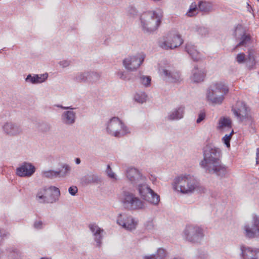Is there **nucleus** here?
Returning <instances> with one entry per match:
<instances>
[{"label":"nucleus","instance_id":"nucleus-1","mask_svg":"<svg viewBox=\"0 0 259 259\" xmlns=\"http://www.w3.org/2000/svg\"><path fill=\"white\" fill-rule=\"evenodd\" d=\"M199 165L204 171L221 177L227 174V167L221 161V150L211 145H207L203 149V159Z\"/></svg>","mask_w":259,"mask_h":259},{"label":"nucleus","instance_id":"nucleus-2","mask_svg":"<svg viewBox=\"0 0 259 259\" xmlns=\"http://www.w3.org/2000/svg\"><path fill=\"white\" fill-rule=\"evenodd\" d=\"M126 177L133 186L137 187L143 200L155 205L158 204L160 196L148 186L146 178L138 169L134 167L127 168Z\"/></svg>","mask_w":259,"mask_h":259},{"label":"nucleus","instance_id":"nucleus-3","mask_svg":"<svg viewBox=\"0 0 259 259\" xmlns=\"http://www.w3.org/2000/svg\"><path fill=\"white\" fill-rule=\"evenodd\" d=\"M198 186V181L191 175H181L174 180V188L183 194L193 193Z\"/></svg>","mask_w":259,"mask_h":259},{"label":"nucleus","instance_id":"nucleus-4","mask_svg":"<svg viewBox=\"0 0 259 259\" xmlns=\"http://www.w3.org/2000/svg\"><path fill=\"white\" fill-rule=\"evenodd\" d=\"M162 17L163 11L160 9L143 13L140 17L143 30L148 32L155 30L160 25Z\"/></svg>","mask_w":259,"mask_h":259},{"label":"nucleus","instance_id":"nucleus-5","mask_svg":"<svg viewBox=\"0 0 259 259\" xmlns=\"http://www.w3.org/2000/svg\"><path fill=\"white\" fill-rule=\"evenodd\" d=\"M229 92L228 87L222 82L214 83L207 90L206 97L212 103L221 104Z\"/></svg>","mask_w":259,"mask_h":259},{"label":"nucleus","instance_id":"nucleus-6","mask_svg":"<svg viewBox=\"0 0 259 259\" xmlns=\"http://www.w3.org/2000/svg\"><path fill=\"white\" fill-rule=\"evenodd\" d=\"M121 199L124 208L128 210H143L146 207L144 201L128 191L123 192Z\"/></svg>","mask_w":259,"mask_h":259},{"label":"nucleus","instance_id":"nucleus-7","mask_svg":"<svg viewBox=\"0 0 259 259\" xmlns=\"http://www.w3.org/2000/svg\"><path fill=\"white\" fill-rule=\"evenodd\" d=\"M106 131L108 134L115 137H121L130 133L127 127L116 117H112L108 121Z\"/></svg>","mask_w":259,"mask_h":259},{"label":"nucleus","instance_id":"nucleus-8","mask_svg":"<svg viewBox=\"0 0 259 259\" xmlns=\"http://www.w3.org/2000/svg\"><path fill=\"white\" fill-rule=\"evenodd\" d=\"M232 110L239 121L244 122L245 124L250 126L253 124L254 122L253 118L250 114V109L244 102L238 101L236 107L233 108Z\"/></svg>","mask_w":259,"mask_h":259},{"label":"nucleus","instance_id":"nucleus-9","mask_svg":"<svg viewBox=\"0 0 259 259\" xmlns=\"http://www.w3.org/2000/svg\"><path fill=\"white\" fill-rule=\"evenodd\" d=\"M184 236L189 242L198 243L204 237L203 230L200 226L189 225L184 230Z\"/></svg>","mask_w":259,"mask_h":259},{"label":"nucleus","instance_id":"nucleus-10","mask_svg":"<svg viewBox=\"0 0 259 259\" xmlns=\"http://www.w3.org/2000/svg\"><path fill=\"white\" fill-rule=\"evenodd\" d=\"M146 55L143 53L128 56L123 60V66L127 71H135L141 65Z\"/></svg>","mask_w":259,"mask_h":259},{"label":"nucleus","instance_id":"nucleus-11","mask_svg":"<svg viewBox=\"0 0 259 259\" xmlns=\"http://www.w3.org/2000/svg\"><path fill=\"white\" fill-rule=\"evenodd\" d=\"M183 39L179 34H168L159 41V46L164 50L175 49L183 44Z\"/></svg>","mask_w":259,"mask_h":259},{"label":"nucleus","instance_id":"nucleus-12","mask_svg":"<svg viewBox=\"0 0 259 259\" xmlns=\"http://www.w3.org/2000/svg\"><path fill=\"white\" fill-rule=\"evenodd\" d=\"M243 230L244 235L246 238H259V217L253 214L251 224H245Z\"/></svg>","mask_w":259,"mask_h":259},{"label":"nucleus","instance_id":"nucleus-13","mask_svg":"<svg viewBox=\"0 0 259 259\" xmlns=\"http://www.w3.org/2000/svg\"><path fill=\"white\" fill-rule=\"evenodd\" d=\"M234 35L237 40H239V42L235 46L234 50L240 47H247L251 44V37L246 34L241 25H238L235 29Z\"/></svg>","mask_w":259,"mask_h":259},{"label":"nucleus","instance_id":"nucleus-14","mask_svg":"<svg viewBox=\"0 0 259 259\" xmlns=\"http://www.w3.org/2000/svg\"><path fill=\"white\" fill-rule=\"evenodd\" d=\"M117 223L127 230H132L136 229L138 222L131 216L126 214H119L117 219Z\"/></svg>","mask_w":259,"mask_h":259},{"label":"nucleus","instance_id":"nucleus-15","mask_svg":"<svg viewBox=\"0 0 259 259\" xmlns=\"http://www.w3.org/2000/svg\"><path fill=\"white\" fill-rule=\"evenodd\" d=\"M3 130L7 135L15 137L23 133L22 126L17 123L7 122L3 126Z\"/></svg>","mask_w":259,"mask_h":259},{"label":"nucleus","instance_id":"nucleus-16","mask_svg":"<svg viewBox=\"0 0 259 259\" xmlns=\"http://www.w3.org/2000/svg\"><path fill=\"white\" fill-rule=\"evenodd\" d=\"M35 171V166L31 163L24 162L16 169V175L21 177H30Z\"/></svg>","mask_w":259,"mask_h":259},{"label":"nucleus","instance_id":"nucleus-17","mask_svg":"<svg viewBox=\"0 0 259 259\" xmlns=\"http://www.w3.org/2000/svg\"><path fill=\"white\" fill-rule=\"evenodd\" d=\"M48 187L40 188L36 195V200L40 203H53L54 196L48 197Z\"/></svg>","mask_w":259,"mask_h":259},{"label":"nucleus","instance_id":"nucleus-18","mask_svg":"<svg viewBox=\"0 0 259 259\" xmlns=\"http://www.w3.org/2000/svg\"><path fill=\"white\" fill-rule=\"evenodd\" d=\"M90 231L92 232L94 240L96 242L97 246L100 247L102 244V240L103 239L102 233L103 229L100 228L96 224H91L89 225Z\"/></svg>","mask_w":259,"mask_h":259},{"label":"nucleus","instance_id":"nucleus-19","mask_svg":"<svg viewBox=\"0 0 259 259\" xmlns=\"http://www.w3.org/2000/svg\"><path fill=\"white\" fill-rule=\"evenodd\" d=\"M62 122L65 125H72L76 120V113L72 110L64 111L61 116Z\"/></svg>","mask_w":259,"mask_h":259},{"label":"nucleus","instance_id":"nucleus-20","mask_svg":"<svg viewBox=\"0 0 259 259\" xmlns=\"http://www.w3.org/2000/svg\"><path fill=\"white\" fill-rule=\"evenodd\" d=\"M185 107L180 106L171 111L167 117L169 120H178L184 117L185 113Z\"/></svg>","mask_w":259,"mask_h":259},{"label":"nucleus","instance_id":"nucleus-21","mask_svg":"<svg viewBox=\"0 0 259 259\" xmlns=\"http://www.w3.org/2000/svg\"><path fill=\"white\" fill-rule=\"evenodd\" d=\"M205 76V71L203 69H199L195 66L192 71L191 80L195 83H198L204 80Z\"/></svg>","mask_w":259,"mask_h":259},{"label":"nucleus","instance_id":"nucleus-22","mask_svg":"<svg viewBox=\"0 0 259 259\" xmlns=\"http://www.w3.org/2000/svg\"><path fill=\"white\" fill-rule=\"evenodd\" d=\"M48 77V74L47 73L41 74H34L33 76L31 74H29L27 76L25 81L33 84L40 83L44 82Z\"/></svg>","mask_w":259,"mask_h":259},{"label":"nucleus","instance_id":"nucleus-23","mask_svg":"<svg viewBox=\"0 0 259 259\" xmlns=\"http://www.w3.org/2000/svg\"><path fill=\"white\" fill-rule=\"evenodd\" d=\"M242 255L244 259H257V250L249 247H242Z\"/></svg>","mask_w":259,"mask_h":259},{"label":"nucleus","instance_id":"nucleus-24","mask_svg":"<svg viewBox=\"0 0 259 259\" xmlns=\"http://www.w3.org/2000/svg\"><path fill=\"white\" fill-rule=\"evenodd\" d=\"M185 51L194 61H198L200 58L199 53L196 47L191 43H187L185 46Z\"/></svg>","mask_w":259,"mask_h":259},{"label":"nucleus","instance_id":"nucleus-25","mask_svg":"<svg viewBox=\"0 0 259 259\" xmlns=\"http://www.w3.org/2000/svg\"><path fill=\"white\" fill-rule=\"evenodd\" d=\"M81 181L84 184H99L102 182L101 177L95 174L86 175L81 178Z\"/></svg>","mask_w":259,"mask_h":259},{"label":"nucleus","instance_id":"nucleus-26","mask_svg":"<svg viewBox=\"0 0 259 259\" xmlns=\"http://www.w3.org/2000/svg\"><path fill=\"white\" fill-rule=\"evenodd\" d=\"M166 252L165 249L159 248L155 254L145 255L143 259H165Z\"/></svg>","mask_w":259,"mask_h":259},{"label":"nucleus","instance_id":"nucleus-27","mask_svg":"<svg viewBox=\"0 0 259 259\" xmlns=\"http://www.w3.org/2000/svg\"><path fill=\"white\" fill-rule=\"evenodd\" d=\"M198 7L199 11L204 13H208L212 10V4L207 1H199Z\"/></svg>","mask_w":259,"mask_h":259},{"label":"nucleus","instance_id":"nucleus-28","mask_svg":"<svg viewBox=\"0 0 259 259\" xmlns=\"http://www.w3.org/2000/svg\"><path fill=\"white\" fill-rule=\"evenodd\" d=\"M60 196V191L58 188L55 186L48 187V197L54 196V198L55 199L53 203L57 202L59 200Z\"/></svg>","mask_w":259,"mask_h":259},{"label":"nucleus","instance_id":"nucleus-29","mask_svg":"<svg viewBox=\"0 0 259 259\" xmlns=\"http://www.w3.org/2000/svg\"><path fill=\"white\" fill-rule=\"evenodd\" d=\"M173 69L174 68L172 67L169 66L166 67H161L159 69V74L163 79L166 81L167 79H171L168 77V76L170 75V73H172Z\"/></svg>","mask_w":259,"mask_h":259},{"label":"nucleus","instance_id":"nucleus-30","mask_svg":"<svg viewBox=\"0 0 259 259\" xmlns=\"http://www.w3.org/2000/svg\"><path fill=\"white\" fill-rule=\"evenodd\" d=\"M171 79H167L166 81L172 83H180L182 80L181 74L179 72L173 69L172 73L168 76Z\"/></svg>","mask_w":259,"mask_h":259},{"label":"nucleus","instance_id":"nucleus-31","mask_svg":"<svg viewBox=\"0 0 259 259\" xmlns=\"http://www.w3.org/2000/svg\"><path fill=\"white\" fill-rule=\"evenodd\" d=\"M245 63H246V66L249 69H252L256 64V61L253 53L250 50L248 51L247 57L246 58Z\"/></svg>","mask_w":259,"mask_h":259},{"label":"nucleus","instance_id":"nucleus-32","mask_svg":"<svg viewBox=\"0 0 259 259\" xmlns=\"http://www.w3.org/2000/svg\"><path fill=\"white\" fill-rule=\"evenodd\" d=\"M88 72H78L74 77V80L78 82H87Z\"/></svg>","mask_w":259,"mask_h":259},{"label":"nucleus","instance_id":"nucleus-33","mask_svg":"<svg viewBox=\"0 0 259 259\" xmlns=\"http://www.w3.org/2000/svg\"><path fill=\"white\" fill-rule=\"evenodd\" d=\"M101 77V74L97 72H88L87 82H96L98 81Z\"/></svg>","mask_w":259,"mask_h":259},{"label":"nucleus","instance_id":"nucleus-34","mask_svg":"<svg viewBox=\"0 0 259 259\" xmlns=\"http://www.w3.org/2000/svg\"><path fill=\"white\" fill-rule=\"evenodd\" d=\"M147 96L144 92H138L134 96V100L139 103H143L146 102Z\"/></svg>","mask_w":259,"mask_h":259},{"label":"nucleus","instance_id":"nucleus-35","mask_svg":"<svg viewBox=\"0 0 259 259\" xmlns=\"http://www.w3.org/2000/svg\"><path fill=\"white\" fill-rule=\"evenodd\" d=\"M231 121L230 119L227 118H221L219 122L218 128L219 129H223L226 127L230 128Z\"/></svg>","mask_w":259,"mask_h":259},{"label":"nucleus","instance_id":"nucleus-36","mask_svg":"<svg viewBox=\"0 0 259 259\" xmlns=\"http://www.w3.org/2000/svg\"><path fill=\"white\" fill-rule=\"evenodd\" d=\"M71 170L70 167L67 164H63L62 166V169L57 171L58 172V177L64 178L67 176Z\"/></svg>","mask_w":259,"mask_h":259},{"label":"nucleus","instance_id":"nucleus-37","mask_svg":"<svg viewBox=\"0 0 259 259\" xmlns=\"http://www.w3.org/2000/svg\"><path fill=\"white\" fill-rule=\"evenodd\" d=\"M9 259H19L20 257V252L18 249L14 248H10L8 250Z\"/></svg>","mask_w":259,"mask_h":259},{"label":"nucleus","instance_id":"nucleus-38","mask_svg":"<svg viewBox=\"0 0 259 259\" xmlns=\"http://www.w3.org/2000/svg\"><path fill=\"white\" fill-rule=\"evenodd\" d=\"M199 11L198 4L196 3H193L190 6L189 11L187 13V15L189 17H193L198 14Z\"/></svg>","mask_w":259,"mask_h":259},{"label":"nucleus","instance_id":"nucleus-39","mask_svg":"<svg viewBox=\"0 0 259 259\" xmlns=\"http://www.w3.org/2000/svg\"><path fill=\"white\" fill-rule=\"evenodd\" d=\"M58 172L57 171L53 170H49L42 171V176L44 177L53 179L58 177Z\"/></svg>","mask_w":259,"mask_h":259},{"label":"nucleus","instance_id":"nucleus-40","mask_svg":"<svg viewBox=\"0 0 259 259\" xmlns=\"http://www.w3.org/2000/svg\"><path fill=\"white\" fill-rule=\"evenodd\" d=\"M141 83L145 87H148L151 83V78L150 76L142 75L140 77Z\"/></svg>","mask_w":259,"mask_h":259},{"label":"nucleus","instance_id":"nucleus-41","mask_svg":"<svg viewBox=\"0 0 259 259\" xmlns=\"http://www.w3.org/2000/svg\"><path fill=\"white\" fill-rule=\"evenodd\" d=\"M234 133L233 130L232 131L231 133L229 135H226L222 139L224 143L226 145L227 147L229 148L230 147V141L232 137V135Z\"/></svg>","mask_w":259,"mask_h":259},{"label":"nucleus","instance_id":"nucleus-42","mask_svg":"<svg viewBox=\"0 0 259 259\" xmlns=\"http://www.w3.org/2000/svg\"><path fill=\"white\" fill-rule=\"evenodd\" d=\"M245 55L243 53L238 54L236 57V60L239 64H242L245 62Z\"/></svg>","mask_w":259,"mask_h":259},{"label":"nucleus","instance_id":"nucleus-43","mask_svg":"<svg viewBox=\"0 0 259 259\" xmlns=\"http://www.w3.org/2000/svg\"><path fill=\"white\" fill-rule=\"evenodd\" d=\"M51 125L47 122H42L40 125V130L42 132H47L50 130Z\"/></svg>","mask_w":259,"mask_h":259},{"label":"nucleus","instance_id":"nucleus-44","mask_svg":"<svg viewBox=\"0 0 259 259\" xmlns=\"http://www.w3.org/2000/svg\"><path fill=\"white\" fill-rule=\"evenodd\" d=\"M198 33L202 36H204L208 33L207 28L204 27H200L197 29Z\"/></svg>","mask_w":259,"mask_h":259},{"label":"nucleus","instance_id":"nucleus-45","mask_svg":"<svg viewBox=\"0 0 259 259\" xmlns=\"http://www.w3.org/2000/svg\"><path fill=\"white\" fill-rule=\"evenodd\" d=\"M106 173L108 176L110 178L116 179L115 175L114 172L112 170L109 165H107Z\"/></svg>","mask_w":259,"mask_h":259},{"label":"nucleus","instance_id":"nucleus-46","mask_svg":"<svg viewBox=\"0 0 259 259\" xmlns=\"http://www.w3.org/2000/svg\"><path fill=\"white\" fill-rule=\"evenodd\" d=\"M117 76L122 80H129L127 78V74L124 71H118L117 73Z\"/></svg>","mask_w":259,"mask_h":259},{"label":"nucleus","instance_id":"nucleus-47","mask_svg":"<svg viewBox=\"0 0 259 259\" xmlns=\"http://www.w3.org/2000/svg\"><path fill=\"white\" fill-rule=\"evenodd\" d=\"M205 117H206L205 113L202 111H201L198 114V117L196 120L197 123H200L201 121H202L205 119Z\"/></svg>","mask_w":259,"mask_h":259},{"label":"nucleus","instance_id":"nucleus-48","mask_svg":"<svg viewBox=\"0 0 259 259\" xmlns=\"http://www.w3.org/2000/svg\"><path fill=\"white\" fill-rule=\"evenodd\" d=\"M68 192L72 196H75L78 192V189L76 186H72L69 188Z\"/></svg>","mask_w":259,"mask_h":259},{"label":"nucleus","instance_id":"nucleus-49","mask_svg":"<svg viewBox=\"0 0 259 259\" xmlns=\"http://www.w3.org/2000/svg\"><path fill=\"white\" fill-rule=\"evenodd\" d=\"M71 64V61L69 60H62L59 62V64L60 66H62L63 68H65L69 66Z\"/></svg>","mask_w":259,"mask_h":259},{"label":"nucleus","instance_id":"nucleus-50","mask_svg":"<svg viewBox=\"0 0 259 259\" xmlns=\"http://www.w3.org/2000/svg\"><path fill=\"white\" fill-rule=\"evenodd\" d=\"M33 226L35 229H40L43 227V223L41 221H36L34 222Z\"/></svg>","mask_w":259,"mask_h":259},{"label":"nucleus","instance_id":"nucleus-51","mask_svg":"<svg viewBox=\"0 0 259 259\" xmlns=\"http://www.w3.org/2000/svg\"><path fill=\"white\" fill-rule=\"evenodd\" d=\"M7 235V232L4 230H0V244L2 242L4 237Z\"/></svg>","mask_w":259,"mask_h":259},{"label":"nucleus","instance_id":"nucleus-52","mask_svg":"<svg viewBox=\"0 0 259 259\" xmlns=\"http://www.w3.org/2000/svg\"><path fill=\"white\" fill-rule=\"evenodd\" d=\"M146 228L150 230L153 228L154 225L152 221H148L145 224Z\"/></svg>","mask_w":259,"mask_h":259},{"label":"nucleus","instance_id":"nucleus-53","mask_svg":"<svg viewBox=\"0 0 259 259\" xmlns=\"http://www.w3.org/2000/svg\"><path fill=\"white\" fill-rule=\"evenodd\" d=\"M57 107H59V108H60L61 109H70V110H73L74 109H75V108H72L71 106H67V107H65V106H63L62 105H58L56 106Z\"/></svg>","mask_w":259,"mask_h":259},{"label":"nucleus","instance_id":"nucleus-54","mask_svg":"<svg viewBox=\"0 0 259 259\" xmlns=\"http://www.w3.org/2000/svg\"><path fill=\"white\" fill-rule=\"evenodd\" d=\"M256 164L259 163V148L257 149L256 151Z\"/></svg>","mask_w":259,"mask_h":259},{"label":"nucleus","instance_id":"nucleus-55","mask_svg":"<svg viewBox=\"0 0 259 259\" xmlns=\"http://www.w3.org/2000/svg\"><path fill=\"white\" fill-rule=\"evenodd\" d=\"M80 162H81V161H80V158H76L75 159V163H76V164H80Z\"/></svg>","mask_w":259,"mask_h":259},{"label":"nucleus","instance_id":"nucleus-56","mask_svg":"<svg viewBox=\"0 0 259 259\" xmlns=\"http://www.w3.org/2000/svg\"><path fill=\"white\" fill-rule=\"evenodd\" d=\"M174 259H182V258L180 257H175Z\"/></svg>","mask_w":259,"mask_h":259},{"label":"nucleus","instance_id":"nucleus-57","mask_svg":"<svg viewBox=\"0 0 259 259\" xmlns=\"http://www.w3.org/2000/svg\"><path fill=\"white\" fill-rule=\"evenodd\" d=\"M175 41V40L174 39L173 40H171V42H174Z\"/></svg>","mask_w":259,"mask_h":259},{"label":"nucleus","instance_id":"nucleus-58","mask_svg":"<svg viewBox=\"0 0 259 259\" xmlns=\"http://www.w3.org/2000/svg\"><path fill=\"white\" fill-rule=\"evenodd\" d=\"M257 1H259V0H257Z\"/></svg>","mask_w":259,"mask_h":259}]
</instances>
